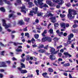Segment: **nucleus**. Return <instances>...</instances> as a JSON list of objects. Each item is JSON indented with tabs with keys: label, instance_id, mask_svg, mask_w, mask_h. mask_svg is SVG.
I'll return each mask as SVG.
<instances>
[{
	"label": "nucleus",
	"instance_id": "36",
	"mask_svg": "<svg viewBox=\"0 0 78 78\" xmlns=\"http://www.w3.org/2000/svg\"><path fill=\"white\" fill-rule=\"evenodd\" d=\"M12 15H13V14H9L8 16L9 18L10 19L11 17H12Z\"/></svg>",
	"mask_w": 78,
	"mask_h": 78
},
{
	"label": "nucleus",
	"instance_id": "56",
	"mask_svg": "<svg viewBox=\"0 0 78 78\" xmlns=\"http://www.w3.org/2000/svg\"><path fill=\"white\" fill-rule=\"evenodd\" d=\"M72 32H73V33H76V30L75 29H74L73 30H72Z\"/></svg>",
	"mask_w": 78,
	"mask_h": 78
},
{
	"label": "nucleus",
	"instance_id": "43",
	"mask_svg": "<svg viewBox=\"0 0 78 78\" xmlns=\"http://www.w3.org/2000/svg\"><path fill=\"white\" fill-rule=\"evenodd\" d=\"M6 63L8 64H11V61L8 60L7 61H6Z\"/></svg>",
	"mask_w": 78,
	"mask_h": 78
},
{
	"label": "nucleus",
	"instance_id": "25",
	"mask_svg": "<svg viewBox=\"0 0 78 78\" xmlns=\"http://www.w3.org/2000/svg\"><path fill=\"white\" fill-rule=\"evenodd\" d=\"M39 35L38 34H35L34 35V37L36 39H38L39 38Z\"/></svg>",
	"mask_w": 78,
	"mask_h": 78
},
{
	"label": "nucleus",
	"instance_id": "60",
	"mask_svg": "<svg viewBox=\"0 0 78 78\" xmlns=\"http://www.w3.org/2000/svg\"><path fill=\"white\" fill-rule=\"evenodd\" d=\"M63 35L64 36H66L67 35V34L66 33H63Z\"/></svg>",
	"mask_w": 78,
	"mask_h": 78
},
{
	"label": "nucleus",
	"instance_id": "62",
	"mask_svg": "<svg viewBox=\"0 0 78 78\" xmlns=\"http://www.w3.org/2000/svg\"><path fill=\"white\" fill-rule=\"evenodd\" d=\"M58 55L59 57H61V56H62V53H59L58 54Z\"/></svg>",
	"mask_w": 78,
	"mask_h": 78
},
{
	"label": "nucleus",
	"instance_id": "32",
	"mask_svg": "<svg viewBox=\"0 0 78 78\" xmlns=\"http://www.w3.org/2000/svg\"><path fill=\"white\" fill-rule=\"evenodd\" d=\"M78 27V25H77V24H74L73 25L72 27H73V28H76V27Z\"/></svg>",
	"mask_w": 78,
	"mask_h": 78
},
{
	"label": "nucleus",
	"instance_id": "5",
	"mask_svg": "<svg viewBox=\"0 0 78 78\" xmlns=\"http://www.w3.org/2000/svg\"><path fill=\"white\" fill-rule=\"evenodd\" d=\"M67 17L69 18V20H72L73 19H74L75 18V16H72L71 12L69 9H68V14H67Z\"/></svg>",
	"mask_w": 78,
	"mask_h": 78
},
{
	"label": "nucleus",
	"instance_id": "31",
	"mask_svg": "<svg viewBox=\"0 0 78 78\" xmlns=\"http://www.w3.org/2000/svg\"><path fill=\"white\" fill-rule=\"evenodd\" d=\"M48 74V73H44L42 74V76H44V77H45L46 75Z\"/></svg>",
	"mask_w": 78,
	"mask_h": 78
},
{
	"label": "nucleus",
	"instance_id": "15",
	"mask_svg": "<svg viewBox=\"0 0 78 78\" xmlns=\"http://www.w3.org/2000/svg\"><path fill=\"white\" fill-rule=\"evenodd\" d=\"M20 69H23V68H25V64H23V63H20Z\"/></svg>",
	"mask_w": 78,
	"mask_h": 78
},
{
	"label": "nucleus",
	"instance_id": "22",
	"mask_svg": "<svg viewBox=\"0 0 78 78\" xmlns=\"http://www.w3.org/2000/svg\"><path fill=\"white\" fill-rule=\"evenodd\" d=\"M0 45L1 47H6V45H4L1 42H0Z\"/></svg>",
	"mask_w": 78,
	"mask_h": 78
},
{
	"label": "nucleus",
	"instance_id": "51",
	"mask_svg": "<svg viewBox=\"0 0 78 78\" xmlns=\"http://www.w3.org/2000/svg\"><path fill=\"white\" fill-rule=\"evenodd\" d=\"M25 59L23 58L22 59H20V61L21 62H25Z\"/></svg>",
	"mask_w": 78,
	"mask_h": 78
},
{
	"label": "nucleus",
	"instance_id": "17",
	"mask_svg": "<svg viewBox=\"0 0 78 78\" xmlns=\"http://www.w3.org/2000/svg\"><path fill=\"white\" fill-rule=\"evenodd\" d=\"M46 3L47 4L51 6H53L51 5V2L50 1L47 0L46 1Z\"/></svg>",
	"mask_w": 78,
	"mask_h": 78
},
{
	"label": "nucleus",
	"instance_id": "28",
	"mask_svg": "<svg viewBox=\"0 0 78 78\" xmlns=\"http://www.w3.org/2000/svg\"><path fill=\"white\" fill-rule=\"evenodd\" d=\"M58 26L59 24H58V23H55V24H54L55 27H56V28L57 27H58Z\"/></svg>",
	"mask_w": 78,
	"mask_h": 78
},
{
	"label": "nucleus",
	"instance_id": "34",
	"mask_svg": "<svg viewBox=\"0 0 78 78\" xmlns=\"http://www.w3.org/2000/svg\"><path fill=\"white\" fill-rule=\"evenodd\" d=\"M4 53H5V51H3L1 52V56H4Z\"/></svg>",
	"mask_w": 78,
	"mask_h": 78
},
{
	"label": "nucleus",
	"instance_id": "2",
	"mask_svg": "<svg viewBox=\"0 0 78 78\" xmlns=\"http://www.w3.org/2000/svg\"><path fill=\"white\" fill-rule=\"evenodd\" d=\"M32 11H30V13H34V14H37V16H41L42 15V13L41 12H40L39 13L38 11V8L36 7L35 8H34L32 9Z\"/></svg>",
	"mask_w": 78,
	"mask_h": 78
},
{
	"label": "nucleus",
	"instance_id": "38",
	"mask_svg": "<svg viewBox=\"0 0 78 78\" xmlns=\"http://www.w3.org/2000/svg\"><path fill=\"white\" fill-rule=\"evenodd\" d=\"M36 44L35 43L34 44H32V46L33 48H34V47H37V45H36Z\"/></svg>",
	"mask_w": 78,
	"mask_h": 78
},
{
	"label": "nucleus",
	"instance_id": "10",
	"mask_svg": "<svg viewBox=\"0 0 78 78\" xmlns=\"http://www.w3.org/2000/svg\"><path fill=\"white\" fill-rule=\"evenodd\" d=\"M69 9V10H70L71 12H73V15H76L77 14V13H76V11L73 9Z\"/></svg>",
	"mask_w": 78,
	"mask_h": 78
},
{
	"label": "nucleus",
	"instance_id": "52",
	"mask_svg": "<svg viewBox=\"0 0 78 78\" xmlns=\"http://www.w3.org/2000/svg\"><path fill=\"white\" fill-rule=\"evenodd\" d=\"M5 3H7L8 5H9V4H10V2L8 1H7Z\"/></svg>",
	"mask_w": 78,
	"mask_h": 78
},
{
	"label": "nucleus",
	"instance_id": "26",
	"mask_svg": "<svg viewBox=\"0 0 78 78\" xmlns=\"http://www.w3.org/2000/svg\"><path fill=\"white\" fill-rule=\"evenodd\" d=\"M44 44H41L40 46L38 47V48H44Z\"/></svg>",
	"mask_w": 78,
	"mask_h": 78
},
{
	"label": "nucleus",
	"instance_id": "30",
	"mask_svg": "<svg viewBox=\"0 0 78 78\" xmlns=\"http://www.w3.org/2000/svg\"><path fill=\"white\" fill-rule=\"evenodd\" d=\"M53 40L55 42H56L59 40V39L58 38H57V37H55L54 38Z\"/></svg>",
	"mask_w": 78,
	"mask_h": 78
},
{
	"label": "nucleus",
	"instance_id": "21",
	"mask_svg": "<svg viewBox=\"0 0 78 78\" xmlns=\"http://www.w3.org/2000/svg\"><path fill=\"white\" fill-rule=\"evenodd\" d=\"M31 42H32V44H34L35 43V42H36V40H35V39H34V38H32L31 39Z\"/></svg>",
	"mask_w": 78,
	"mask_h": 78
},
{
	"label": "nucleus",
	"instance_id": "50",
	"mask_svg": "<svg viewBox=\"0 0 78 78\" xmlns=\"http://www.w3.org/2000/svg\"><path fill=\"white\" fill-rule=\"evenodd\" d=\"M16 51H17V52H20V49H19L18 48H17L16 50Z\"/></svg>",
	"mask_w": 78,
	"mask_h": 78
},
{
	"label": "nucleus",
	"instance_id": "39",
	"mask_svg": "<svg viewBox=\"0 0 78 78\" xmlns=\"http://www.w3.org/2000/svg\"><path fill=\"white\" fill-rule=\"evenodd\" d=\"M75 44V43L73 42V44H71V47L72 48H74V45Z\"/></svg>",
	"mask_w": 78,
	"mask_h": 78
},
{
	"label": "nucleus",
	"instance_id": "29",
	"mask_svg": "<svg viewBox=\"0 0 78 78\" xmlns=\"http://www.w3.org/2000/svg\"><path fill=\"white\" fill-rule=\"evenodd\" d=\"M48 48H49L48 44L44 47V50H47Z\"/></svg>",
	"mask_w": 78,
	"mask_h": 78
},
{
	"label": "nucleus",
	"instance_id": "64",
	"mask_svg": "<svg viewBox=\"0 0 78 78\" xmlns=\"http://www.w3.org/2000/svg\"><path fill=\"white\" fill-rule=\"evenodd\" d=\"M69 78H73V77L72 76V75H71L70 73H69Z\"/></svg>",
	"mask_w": 78,
	"mask_h": 78
},
{
	"label": "nucleus",
	"instance_id": "58",
	"mask_svg": "<svg viewBox=\"0 0 78 78\" xmlns=\"http://www.w3.org/2000/svg\"><path fill=\"white\" fill-rule=\"evenodd\" d=\"M11 36L12 37V39H14V37H15V36L14 35H11Z\"/></svg>",
	"mask_w": 78,
	"mask_h": 78
},
{
	"label": "nucleus",
	"instance_id": "49",
	"mask_svg": "<svg viewBox=\"0 0 78 78\" xmlns=\"http://www.w3.org/2000/svg\"><path fill=\"white\" fill-rule=\"evenodd\" d=\"M43 7H45L46 8H48V5H47L46 4H44V5H43Z\"/></svg>",
	"mask_w": 78,
	"mask_h": 78
},
{
	"label": "nucleus",
	"instance_id": "61",
	"mask_svg": "<svg viewBox=\"0 0 78 78\" xmlns=\"http://www.w3.org/2000/svg\"><path fill=\"white\" fill-rule=\"evenodd\" d=\"M28 35H29V33H25V36H27Z\"/></svg>",
	"mask_w": 78,
	"mask_h": 78
},
{
	"label": "nucleus",
	"instance_id": "44",
	"mask_svg": "<svg viewBox=\"0 0 78 78\" xmlns=\"http://www.w3.org/2000/svg\"><path fill=\"white\" fill-rule=\"evenodd\" d=\"M20 44V43H16L15 42L14 43V45L15 46H17V45H18Z\"/></svg>",
	"mask_w": 78,
	"mask_h": 78
},
{
	"label": "nucleus",
	"instance_id": "46",
	"mask_svg": "<svg viewBox=\"0 0 78 78\" xmlns=\"http://www.w3.org/2000/svg\"><path fill=\"white\" fill-rule=\"evenodd\" d=\"M21 10H23V9H25V6H23L22 7H21Z\"/></svg>",
	"mask_w": 78,
	"mask_h": 78
},
{
	"label": "nucleus",
	"instance_id": "13",
	"mask_svg": "<svg viewBox=\"0 0 78 78\" xmlns=\"http://www.w3.org/2000/svg\"><path fill=\"white\" fill-rule=\"evenodd\" d=\"M47 30H44L42 34V36H44V37H45V34H47Z\"/></svg>",
	"mask_w": 78,
	"mask_h": 78
},
{
	"label": "nucleus",
	"instance_id": "53",
	"mask_svg": "<svg viewBox=\"0 0 78 78\" xmlns=\"http://www.w3.org/2000/svg\"><path fill=\"white\" fill-rule=\"evenodd\" d=\"M65 24H64V23H63L61 24V27H65Z\"/></svg>",
	"mask_w": 78,
	"mask_h": 78
},
{
	"label": "nucleus",
	"instance_id": "11",
	"mask_svg": "<svg viewBox=\"0 0 78 78\" xmlns=\"http://www.w3.org/2000/svg\"><path fill=\"white\" fill-rule=\"evenodd\" d=\"M20 71L22 74H25V73H27V70H21L20 68Z\"/></svg>",
	"mask_w": 78,
	"mask_h": 78
},
{
	"label": "nucleus",
	"instance_id": "45",
	"mask_svg": "<svg viewBox=\"0 0 78 78\" xmlns=\"http://www.w3.org/2000/svg\"><path fill=\"white\" fill-rule=\"evenodd\" d=\"M39 70H36V72L37 73V75H39Z\"/></svg>",
	"mask_w": 78,
	"mask_h": 78
},
{
	"label": "nucleus",
	"instance_id": "27",
	"mask_svg": "<svg viewBox=\"0 0 78 78\" xmlns=\"http://www.w3.org/2000/svg\"><path fill=\"white\" fill-rule=\"evenodd\" d=\"M49 31L51 34H53V30L52 29H50Z\"/></svg>",
	"mask_w": 78,
	"mask_h": 78
},
{
	"label": "nucleus",
	"instance_id": "59",
	"mask_svg": "<svg viewBox=\"0 0 78 78\" xmlns=\"http://www.w3.org/2000/svg\"><path fill=\"white\" fill-rule=\"evenodd\" d=\"M12 59L13 61H17V59L15 57L12 58Z\"/></svg>",
	"mask_w": 78,
	"mask_h": 78
},
{
	"label": "nucleus",
	"instance_id": "55",
	"mask_svg": "<svg viewBox=\"0 0 78 78\" xmlns=\"http://www.w3.org/2000/svg\"><path fill=\"white\" fill-rule=\"evenodd\" d=\"M25 56V54H23L21 56V57L22 58H23V56Z\"/></svg>",
	"mask_w": 78,
	"mask_h": 78
},
{
	"label": "nucleus",
	"instance_id": "42",
	"mask_svg": "<svg viewBox=\"0 0 78 78\" xmlns=\"http://www.w3.org/2000/svg\"><path fill=\"white\" fill-rule=\"evenodd\" d=\"M61 47H62V45H60V46H57V49H59V48H61Z\"/></svg>",
	"mask_w": 78,
	"mask_h": 78
},
{
	"label": "nucleus",
	"instance_id": "63",
	"mask_svg": "<svg viewBox=\"0 0 78 78\" xmlns=\"http://www.w3.org/2000/svg\"><path fill=\"white\" fill-rule=\"evenodd\" d=\"M71 5H70V4L69 3H68L67 4V6L68 7H69V6H70Z\"/></svg>",
	"mask_w": 78,
	"mask_h": 78
},
{
	"label": "nucleus",
	"instance_id": "8",
	"mask_svg": "<svg viewBox=\"0 0 78 78\" xmlns=\"http://www.w3.org/2000/svg\"><path fill=\"white\" fill-rule=\"evenodd\" d=\"M73 36H74V35L73 34H70L68 37V41L71 40V38H73Z\"/></svg>",
	"mask_w": 78,
	"mask_h": 78
},
{
	"label": "nucleus",
	"instance_id": "24",
	"mask_svg": "<svg viewBox=\"0 0 78 78\" xmlns=\"http://www.w3.org/2000/svg\"><path fill=\"white\" fill-rule=\"evenodd\" d=\"M48 70L49 72H51V73L53 72V69L51 68H49Z\"/></svg>",
	"mask_w": 78,
	"mask_h": 78
},
{
	"label": "nucleus",
	"instance_id": "40",
	"mask_svg": "<svg viewBox=\"0 0 78 78\" xmlns=\"http://www.w3.org/2000/svg\"><path fill=\"white\" fill-rule=\"evenodd\" d=\"M21 12H23L24 14H26V13H27L26 11L24 10H21Z\"/></svg>",
	"mask_w": 78,
	"mask_h": 78
},
{
	"label": "nucleus",
	"instance_id": "1",
	"mask_svg": "<svg viewBox=\"0 0 78 78\" xmlns=\"http://www.w3.org/2000/svg\"><path fill=\"white\" fill-rule=\"evenodd\" d=\"M49 48H51L50 50V52H51V54L52 55H50L49 59H50L51 61L55 60L56 59V57H55V56L54 55H56V54H57V53H58V51H55V49L53 47H49Z\"/></svg>",
	"mask_w": 78,
	"mask_h": 78
},
{
	"label": "nucleus",
	"instance_id": "33",
	"mask_svg": "<svg viewBox=\"0 0 78 78\" xmlns=\"http://www.w3.org/2000/svg\"><path fill=\"white\" fill-rule=\"evenodd\" d=\"M60 16L61 17V18H64V17H65L66 16V15H62V14H60Z\"/></svg>",
	"mask_w": 78,
	"mask_h": 78
},
{
	"label": "nucleus",
	"instance_id": "41",
	"mask_svg": "<svg viewBox=\"0 0 78 78\" xmlns=\"http://www.w3.org/2000/svg\"><path fill=\"white\" fill-rule=\"evenodd\" d=\"M72 43V41H70V40H68L67 41V44L69 45V44H70Z\"/></svg>",
	"mask_w": 78,
	"mask_h": 78
},
{
	"label": "nucleus",
	"instance_id": "19",
	"mask_svg": "<svg viewBox=\"0 0 78 78\" xmlns=\"http://www.w3.org/2000/svg\"><path fill=\"white\" fill-rule=\"evenodd\" d=\"M20 25H25V23L23 20L20 21Z\"/></svg>",
	"mask_w": 78,
	"mask_h": 78
},
{
	"label": "nucleus",
	"instance_id": "16",
	"mask_svg": "<svg viewBox=\"0 0 78 78\" xmlns=\"http://www.w3.org/2000/svg\"><path fill=\"white\" fill-rule=\"evenodd\" d=\"M2 64H3V65H2V66H0V67H7V66L6 65V63H5V62H2Z\"/></svg>",
	"mask_w": 78,
	"mask_h": 78
},
{
	"label": "nucleus",
	"instance_id": "12",
	"mask_svg": "<svg viewBox=\"0 0 78 78\" xmlns=\"http://www.w3.org/2000/svg\"><path fill=\"white\" fill-rule=\"evenodd\" d=\"M30 18L28 17H25L24 18V20L25 22H27L28 23L29 22H30Z\"/></svg>",
	"mask_w": 78,
	"mask_h": 78
},
{
	"label": "nucleus",
	"instance_id": "3",
	"mask_svg": "<svg viewBox=\"0 0 78 78\" xmlns=\"http://www.w3.org/2000/svg\"><path fill=\"white\" fill-rule=\"evenodd\" d=\"M42 1H43L42 0H38L37 2L36 0H35L34 1V3L36 6L38 7L39 6V7L42 9L44 7V5H44V3L42 2Z\"/></svg>",
	"mask_w": 78,
	"mask_h": 78
},
{
	"label": "nucleus",
	"instance_id": "4",
	"mask_svg": "<svg viewBox=\"0 0 78 78\" xmlns=\"http://www.w3.org/2000/svg\"><path fill=\"white\" fill-rule=\"evenodd\" d=\"M2 25L4 27H5V29H7L9 27H11V24L10 23L8 25H7L6 23V20L4 19L2 20Z\"/></svg>",
	"mask_w": 78,
	"mask_h": 78
},
{
	"label": "nucleus",
	"instance_id": "35",
	"mask_svg": "<svg viewBox=\"0 0 78 78\" xmlns=\"http://www.w3.org/2000/svg\"><path fill=\"white\" fill-rule=\"evenodd\" d=\"M56 32L57 33V34H58L59 36H61V34H60V33L59 32V30H57L56 31Z\"/></svg>",
	"mask_w": 78,
	"mask_h": 78
},
{
	"label": "nucleus",
	"instance_id": "23",
	"mask_svg": "<svg viewBox=\"0 0 78 78\" xmlns=\"http://www.w3.org/2000/svg\"><path fill=\"white\" fill-rule=\"evenodd\" d=\"M0 10H1L2 12H5V9H4V7H2L0 8Z\"/></svg>",
	"mask_w": 78,
	"mask_h": 78
},
{
	"label": "nucleus",
	"instance_id": "48",
	"mask_svg": "<svg viewBox=\"0 0 78 78\" xmlns=\"http://www.w3.org/2000/svg\"><path fill=\"white\" fill-rule=\"evenodd\" d=\"M3 4L2 0H0V5H2Z\"/></svg>",
	"mask_w": 78,
	"mask_h": 78
},
{
	"label": "nucleus",
	"instance_id": "37",
	"mask_svg": "<svg viewBox=\"0 0 78 78\" xmlns=\"http://www.w3.org/2000/svg\"><path fill=\"white\" fill-rule=\"evenodd\" d=\"M48 17H49V16H51V17H52L53 16V15L52 14H51V13H49L48 14Z\"/></svg>",
	"mask_w": 78,
	"mask_h": 78
},
{
	"label": "nucleus",
	"instance_id": "47",
	"mask_svg": "<svg viewBox=\"0 0 78 78\" xmlns=\"http://www.w3.org/2000/svg\"><path fill=\"white\" fill-rule=\"evenodd\" d=\"M63 53L65 56H68L69 55V53L68 52H64Z\"/></svg>",
	"mask_w": 78,
	"mask_h": 78
},
{
	"label": "nucleus",
	"instance_id": "7",
	"mask_svg": "<svg viewBox=\"0 0 78 78\" xmlns=\"http://www.w3.org/2000/svg\"><path fill=\"white\" fill-rule=\"evenodd\" d=\"M53 2L54 3H58H58V5H62V3H64V1H62V0H60V1L59 0H53Z\"/></svg>",
	"mask_w": 78,
	"mask_h": 78
},
{
	"label": "nucleus",
	"instance_id": "9",
	"mask_svg": "<svg viewBox=\"0 0 78 78\" xmlns=\"http://www.w3.org/2000/svg\"><path fill=\"white\" fill-rule=\"evenodd\" d=\"M50 19L51 20V22L53 23H55L56 22V16H53L50 18Z\"/></svg>",
	"mask_w": 78,
	"mask_h": 78
},
{
	"label": "nucleus",
	"instance_id": "20",
	"mask_svg": "<svg viewBox=\"0 0 78 78\" xmlns=\"http://www.w3.org/2000/svg\"><path fill=\"white\" fill-rule=\"evenodd\" d=\"M63 66H64V67H69V66H70V63H65L63 64Z\"/></svg>",
	"mask_w": 78,
	"mask_h": 78
},
{
	"label": "nucleus",
	"instance_id": "6",
	"mask_svg": "<svg viewBox=\"0 0 78 78\" xmlns=\"http://www.w3.org/2000/svg\"><path fill=\"white\" fill-rule=\"evenodd\" d=\"M45 41H47L48 42H51V38L48 37H45L44 38H43L42 39V41L43 42H45Z\"/></svg>",
	"mask_w": 78,
	"mask_h": 78
},
{
	"label": "nucleus",
	"instance_id": "18",
	"mask_svg": "<svg viewBox=\"0 0 78 78\" xmlns=\"http://www.w3.org/2000/svg\"><path fill=\"white\" fill-rule=\"evenodd\" d=\"M33 3L32 2H29L28 3V4L29 5V8H31L32 7V5H33Z\"/></svg>",
	"mask_w": 78,
	"mask_h": 78
},
{
	"label": "nucleus",
	"instance_id": "14",
	"mask_svg": "<svg viewBox=\"0 0 78 78\" xmlns=\"http://www.w3.org/2000/svg\"><path fill=\"white\" fill-rule=\"evenodd\" d=\"M38 52L39 53H45L46 52V51L44 49H41L38 50Z\"/></svg>",
	"mask_w": 78,
	"mask_h": 78
},
{
	"label": "nucleus",
	"instance_id": "57",
	"mask_svg": "<svg viewBox=\"0 0 78 78\" xmlns=\"http://www.w3.org/2000/svg\"><path fill=\"white\" fill-rule=\"evenodd\" d=\"M39 20L37 19L35 20V22L37 23H39Z\"/></svg>",
	"mask_w": 78,
	"mask_h": 78
},
{
	"label": "nucleus",
	"instance_id": "54",
	"mask_svg": "<svg viewBox=\"0 0 78 78\" xmlns=\"http://www.w3.org/2000/svg\"><path fill=\"white\" fill-rule=\"evenodd\" d=\"M74 23H75V24H76V23H78V21L77 20H75L74 21Z\"/></svg>",
	"mask_w": 78,
	"mask_h": 78
}]
</instances>
